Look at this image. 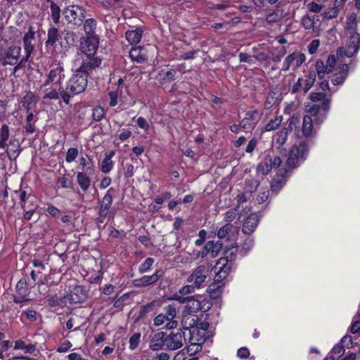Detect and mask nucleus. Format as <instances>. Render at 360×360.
<instances>
[{
  "mask_svg": "<svg viewBox=\"0 0 360 360\" xmlns=\"http://www.w3.org/2000/svg\"><path fill=\"white\" fill-rule=\"evenodd\" d=\"M302 23L306 30H312L313 32H316L319 27L318 22L315 21V15L312 17L309 15L303 16Z\"/></svg>",
  "mask_w": 360,
  "mask_h": 360,
  "instance_id": "33",
  "label": "nucleus"
},
{
  "mask_svg": "<svg viewBox=\"0 0 360 360\" xmlns=\"http://www.w3.org/2000/svg\"><path fill=\"white\" fill-rule=\"evenodd\" d=\"M25 212L23 215V219L26 221H29L32 219L33 214L35 213L37 207H26L22 208Z\"/></svg>",
  "mask_w": 360,
  "mask_h": 360,
  "instance_id": "64",
  "label": "nucleus"
},
{
  "mask_svg": "<svg viewBox=\"0 0 360 360\" xmlns=\"http://www.w3.org/2000/svg\"><path fill=\"white\" fill-rule=\"evenodd\" d=\"M141 335L140 333H134L129 340V349L131 351L135 350L139 345L141 342Z\"/></svg>",
  "mask_w": 360,
  "mask_h": 360,
  "instance_id": "48",
  "label": "nucleus"
},
{
  "mask_svg": "<svg viewBox=\"0 0 360 360\" xmlns=\"http://www.w3.org/2000/svg\"><path fill=\"white\" fill-rule=\"evenodd\" d=\"M22 314H25L27 319L32 322L37 320V312L33 309H27L23 311Z\"/></svg>",
  "mask_w": 360,
  "mask_h": 360,
  "instance_id": "60",
  "label": "nucleus"
},
{
  "mask_svg": "<svg viewBox=\"0 0 360 360\" xmlns=\"http://www.w3.org/2000/svg\"><path fill=\"white\" fill-rule=\"evenodd\" d=\"M164 271L162 269L156 270L152 275H145L142 277L132 281V285L135 288H145L153 285L158 282L163 276Z\"/></svg>",
  "mask_w": 360,
  "mask_h": 360,
  "instance_id": "14",
  "label": "nucleus"
},
{
  "mask_svg": "<svg viewBox=\"0 0 360 360\" xmlns=\"http://www.w3.org/2000/svg\"><path fill=\"white\" fill-rule=\"evenodd\" d=\"M258 186V182L257 181H255V185H251V187L250 189H248L246 187V191L240 193L236 196V200L238 205L243 204L248 200V196L247 195L249 194L250 195V193L255 191L257 190V188Z\"/></svg>",
  "mask_w": 360,
  "mask_h": 360,
  "instance_id": "37",
  "label": "nucleus"
},
{
  "mask_svg": "<svg viewBox=\"0 0 360 360\" xmlns=\"http://www.w3.org/2000/svg\"><path fill=\"white\" fill-rule=\"evenodd\" d=\"M208 267L204 264L198 266L188 278V281L193 282L197 289L202 288L207 278Z\"/></svg>",
  "mask_w": 360,
  "mask_h": 360,
  "instance_id": "15",
  "label": "nucleus"
},
{
  "mask_svg": "<svg viewBox=\"0 0 360 360\" xmlns=\"http://www.w3.org/2000/svg\"><path fill=\"white\" fill-rule=\"evenodd\" d=\"M176 75V70L174 69L162 70L158 74L156 79L161 84L169 83L175 79Z\"/></svg>",
  "mask_w": 360,
  "mask_h": 360,
  "instance_id": "29",
  "label": "nucleus"
},
{
  "mask_svg": "<svg viewBox=\"0 0 360 360\" xmlns=\"http://www.w3.org/2000/svg\"><path fill=\"white\" fill-rule=\"evenodd\" d=\"M310 99L314 102L322 101V103L325 100H330V98H326V94L324 92H312L309 96Z\"/></svg>",
  "mask_w": 360,
  "mask_h": 360,
  "instance_id": "55",
  "label": "nucleus"
},
{
  "mask_svg": "<svg viewBox=\"0 0 360 360\" xmlns=\"http://www.w3.org/2000/svg\"><path fill=\"white\" fill-rule=\"evenodd\" d=\"M15 195L18 197L19 205L21 208L27 207H38V204L36 200L35 196L32 193V191L27 192L26 190L20 189L15 191Z\"/></svg>",
  "mask_w": 360,
  "mask_h": 360,
  "instance_id": "16",
  "label": "nucleus"
},
{
  "mask_svg": "<svg viewBox=\"0 0 360 360\" xmlns=\"http://www.w3.org/2000/svg\"><path fill=\"white\" fill-rule=\"evenodd\" d=\"M236 245L231 248H226L224 250V256L217 262L215 269L217 271L214 277L216 283H221L228 276L236 258Z\"/></svg>",
  "mask_w": 360,
  "mask_h": 360,
  "instance_id": "7",
  "label": "nucleus"
},
{
  "mask_svg": "<svg viewBox=\"0 0 360 360\" xmlns=\"http://www.w3.org/2000/svg\"><path fill=\"white\" fill-rule=\"evenodd\" d=\"M105 115L104 109L101 106H96L94 108L92 112V119L94 121H101Z\"/></svg>",
  "mask_w": 360,
  "mask_h": 360,
  "instance_id": "52",
  "label": "nucleus"
},
{
  "mask_svg": "<svg viewBox=\"0 0 360 360\" xmlns=\"http://www.w3.org/2000/svg\"><path fill=\"white\" fill-rule=\"evenodd\" d=\"M165 313L159 314L153 320V325L156 327L162 326L165 321L167 323L165 326L166 329H174L178 326V321L174 319L176 316L177 311L174 305H167L164 308Z\"/></svg>",
  "mask_w": 360,
  "mask_h": 360,
  "instance_id": "10",
  "label": "nucleus"
},
{
  "mask_svg": "<svg viewBox=\"0 0 360 360\" xmlns=\"http://www.w3.org/2000/svg\"><path fill=\"white\" fill-rule=\"evenodd\" d=\"M348 40L344 48L345 56L347 58L353 57L360 49V37L359 35H352V37H347ZM339 49L338 53H342V50Z\"/></svg>",
  "mask_w": 360,
  "mask_h": 360,
  "instance_id": "17",
  "label": "nucleus"
},
{
  "mask_svg": "<svg viewBox=\"0 0 360 360\" xmlns=\"http://www.w3.org/2000/svg\"><path fill=\"white\" fill-rule=\"evenodd\" d=\"M254 240L250 238H246L241 245L240 251H243V256H245L252 248Z\"/></svg>",
  "mask_w": 360,
  "mask_h": 360,
  "instance_id": "51",
  "label": "nucleus"
},
{
  "mask_svg": "<svg viewBox=\"0 0 360 360\" xmlns=\"http://www.w3.org/2000/svg\"><path fill=\"white\" fill-rule=\"evenodd\" d=\"M129 54V57L133 60H136L139 63L141 62L144 59L143 56L141 54L140 46L131 48Z\"/></svg>",
  "mask_w": 360,
  "mask_h": 360,
  "instance_id": "50",
  "label": "nucleus"
},
{
  "mask_svg": "<svg viewBox=\"0 0 360 360\" xmlns=\"http://www.w3.org/2000/svg\"><path fill=\"white\" fill-rule=\"evenodd\" d=\"M113 167L112 159H103L101 163V171L103 173H108Z\"/></svg>",
  "mask_w": 360,
  "mask_h": 360,
  "instance_id": "58",
  "label": "nucleus"
},
{
  "mask_svg": "<svg viewBox=\"0 0 360 360\" xmlns=\"http://www.w3.org/2000/svg\"><path fill=\"white\" fill-rule=\"evenodd\" d=\"M72 347V344L69 340H65L57 348L56 351L59 353H65Z\"/></svg>",
  "mask_w": 360,
  "mask_h": 360,
  "instance_id": "62",
  "label": "nucleus"
},
{
  "mask_svg": "<svg viewBox=\"0 0 360 360\" xmlns=\"http://www.w3.org/2000/svg\"><path fill=\"white\" fill-rule=\"evenodd\" d=\"M9 137V128L7 124H2L0 128V149L5 150L6 141Z\"/></svg>",
  "mask_w": 360,
  "mask_h": 360,
  "instance_id": "39",
  "label": "nucleus"
},
{
  "mask_svg": "<svg viewBox=\"0 0 360 360\" xmlns=\"http://www.w3.org/2000/svg\"><path fill=\"white\" fill-rule=\"evenodd\" d=\"M282 122V117H276L275 119L271 120L265 126L266 131H272L276 129Z\"/></svg>",
  "mask_w": 360,
  "mask_h": 360,
  "instance_id": "49",
  "label": "nucleus"
},
{
  "mask_svg": "<svg viewBox=\"0 0 360 360\" xmlns=\"http://www.w3.org/2000/svg\"><path fill=\"white\" fill-rule=\"evenodd\" d=\"M309 146L305 143L294 146L290 150V158H304L308 155Z\"/></svg>",
  "mask_w": 360,
  "mask_h": 360,
  "instance_id": "32",
  "label": "nucleus"
},
{
  "mask_svg": "<svg viewBox=\"0 0 360 360\" xmlns=\"http://www.w3.org/2000/svg\"><path fill=\"white\" fill-rule=\"evenodd\" d=\"M253 57L255 60H257L261 63H266V66L269 64V56L267 53L263 51L255 53L253 55Z\"/></svg>",
  "mask_w": 360,
  "mask_h": 360,
  "instance_id": "54",
  "label": "nucleus"
},
{
  "mask_svg": "<svg viewBox=\"0 0 360 360\" xmlns=\"http://www.w3.org/2000/svg\"><path fill=\"white\" fill-rule=\"evenodd\" d=\"M51 16L54 23L58 24L60 18V9L59 6L53 2L50 3Z\"/></svg>",
  "mask_w": 360,
  "mask_h": 360,
  "instance_id": "46",
  "label": "nucleus"
},
{
  "mask_svg": "<svg viewBox=\"0 0 360 360\" xmlns=\"http://www.w3.org/2000/svg\"><path fill=\"white\" fill-rule=\"evenodd\" d=\"M46 212L50 216L56 219L59 217L60 213V210L51 203L47 204Z\"/></svg>",
  "mask_w": 360,
  "mask_h": 360,
  "instance_id": "56",
  "label": "nucleus"
},
{
  "mask_svg": "<svg viewBox=\"0 0 360 360\" xmlns=\"http://www.w3.org/2000/svg\"><path fill=\"white\" fill-rule=\"evenodd\" d=\"M77 182L83 192H86L91 186L90 177L84 172L76 174Z\"/></svg>",
  "mask_w": 360,
  "mask_h": 360,
  "instance_id": "30",
  "label": "nucleus"
},
{
  "mask_svg": "<svg viewBox=\"0 0 360 360\" xmlns=\"http://www.w3.org/2000/svg\"><path fill=\"white\" fill-rule=\"evenodd\" d=\"M47 40L45 42L46 47H53L54 46L56 42L59 39L60 35L58 34V30L56 27H51L48 30L47 33Z\"/></svg>",
  "mask_w": 360,
  "mask_h": 360,
  "instance_id": "34",
  "label": "nucleus"
},
{
  "mask_svg": "<svg viewBox=\"0 0 360 360\" xmlns=\"http://www.w3.org/2000/svg\"><path fill=\"white\" fill-rule=\"evenodd\" d=\"M349 66L343 64L339 68L338 72L333 75L331 82L334 85L342 84L347 77Z\"/></svg>",
  "mask_w": 360,
  "mask_h": 360,
  "instance_id": "27",
  "label": "nucleus"
},
{
  "mask_svg": "<svg viewBox=\"0 0 360 360\" xmlns=\"http://www.w3.org/2000/svg\"><path fill=\"white\" fill-rule=\"evenodd\" d=\"M21 47L17 45L10 46L3 49L0 53V63L3 66L12 65L14 66L13 72H16L18 70L24 68L26 63H23L21 66L20 58Z\"/></svg>",
  "mask_w": 360,
  "mask_h": 360,
  "instance_id": "8",
  "label": "nucleus"
},
{
  "mask_svg": "<svg viewBox=\"0 0 360 360\" xmlns=\"http://www.w3.org/2000/svg\"><path fill=\"white\" fill-rule=\"evenodd\" d=\"M38 98L32 91H27L20 100L21 106L28 112L34 109L38 102Z\"/></svg>",
  "mask_w": 360,
  "mask_h": 360,
  "instance_id": "22",
  "label": "nucleus"
},
{
  "mask_svg": "<svg viewBox=\"0 0 360 360\" xmlns=\"http://www.w3.org/2000/svg\"><path fill=\"white\" fill-rule=\"evenodd\" d=\"M208 245L210 247V255L212 257H215L218 255L219 252L223 249V243L221 240L214 241L209 240Z\"/></svg>",
  "mask_w": 360,
  "mask_h": 360,
  "instance_id": "42",
  "label": "nucleus"
},
{
  "mask_svg": "<svg viewBox=\"0 0 360 360\" xmlns=\"http://www.w3.org/2000/svg\"><path fill=\"white\" fill-rule=\"evenodd\" d=\"M233 226L231 223H226L224 226L219 229L217 236L219 239L229 240V233L232 231Z\"/></svg>",
  "mask_w": 360,
  "mask_h": 360,
  "instance_id": "38",
  "label": "nucleus"
},
{
  "mask_svg": "<svg viewBox=\"0 0 360 360\" xmlns=\"http://www.w3.org/2000/svg\"><path fill=\"white\" fill-rule=\"evenodd\" d=\"M344 1L345 0H335L328 8L326 7L321 13L323 18L331 19L335 18L339 13L338 7L342 5Z\"/></svg>",
  "mask_w": 360,
  "mask_h": 360,
  "instance_id": "26",
  "label": "nucleus"
},
{
  "mask_svg": "<svg viewBox=\"0 0 360 360\" xmlns=\"http://www.w3.org/2000/svg\"><path fill=\"white\" fill-rule=\"evenodd\" d=\"M288 129L284 128L281 130L276 135V142L281 145H283L286 141Z\"/></svg>",
  "mask_w": 360,
  "mask_h": 360,
  "instance_id": "57",
  "label": "nucleus"
},
{
  "mask_svg": "<svg viewBox=\"0 0 360 360\" xmlns=\"http://www.w3.org/2000/svg\"><path fill=\"white\" fill-rule=\"evenodd\" d=\"M115 191L114 188L110 187L106 191L99 205L98 211H101V216L108 217V220L114 218V214L111 212V207Z\"/></svg>",
  "mask_w": 360,
  "mask_h": 360,
  "instance_id": "13",
  "label": "nucleus"
},
{
  "mask_svg": "<svg viewBox=\"0 0 360 360\" xmlns=\"http://www.w3.org/2000/svg\"><path fill=\"white\" fill-rule=\"evenodd\" d=\"M117 296L114 297V303L113 307L115 308H122V307L124 305V302L126 300H127L129 297V293L127 292L123 294L120 297L117 298Z\"/></svg>",
  "mask_w": 360,
  "mask_h": 360,
  "instance_id": "53",
  "label": "nucleus"
},
{
  "mask_svg": "<svg viewBox=\"0 0 360 360\" xmlns=\"http://www.w3.org/2000/svg\"><path fill=\"white\" fill-rule=\"evenodd\" d=\"M157 303H158L157 301L153 300L147 304L141 306L139 311L138 313V315L136 318V321H142V320L148 318V316H151L153 314H155V307Z\"/></svg>",
  "mask_w": 360,
  "mask_h": 360,
  "instance_id": "23",
  "label": "nucleus"
},
{
  "mask_svg": "<svg viewBox=\"0 0 360 360\" xmlns=\"http://www.w3.org/2000/svg\"><path fill=\"white\" fill-rule=\"evenodd\" d=\"M149 348L153 351L166 349V333H155L150 338Z\"/></svg>",
  "mask_w": 360,
  "mask_h": 360,
  "instance_id": "19",
  "label": "nucleus"
},
{
  "mask_svg": "<svg viewBox=\"0 0 360 360\" xmlns=\"http://www.w3.org/2000/svg\"><path fill=\"white\" fill-rule=\"evenodd\" d=\"M345 352V347L342 345L337 344L332 348L329 356L334 360H338Z\"/></svg>",
  "mask_w": 360,
  "mask_h": 360,
  "instance_id": "43",
  "label": "nucleus"
},
{
  "mask_svg": "<svg viewBox=\"0 0 360 360\" xmlns=\"http://www.w3.org/2000/svg\"><path fill=\"white\" fill-rule=\"evenodd\" d=\"M259 224V218L257 214L252 213L250 215L248 216V217L245 219L242 231L245 235H250L252 233L256 228L257 227Z\"/></svg>",
  "mask_w": 360,
  "mask_h": 360,
  "instance_id": "21",
  "label": "nucleus"
},
{
  "mask_svg": "<svg viewBox=\"0 0 360 360\" xmlns=\"http://www.w3.org/2000/svg\"><path fill=\"white\" fill-rule=\"evenodd\" d=\"M327 4L325 2L312 1L307 4L308 10L313 13L323 12Z\"/></svg>",
  "mask_w": 360,
  "mask_h": 360,
  "instance_id": "47",
  "label": "nucleus"
},
{
  "mask_svg": "<svg viewBox=\"0 0 360 360\" xmlns=\"http://www.w3.org/2000/svg\"><path fill=\"white\" fill-rule=\"evenodd\" d=\"M65 297H67V301L70 304H75L82 303L86 298V294L82 286L76 285Z\"/></svg>",
  "mask_w": 360,
  "mask_h": 360,
  "instance_id": "20",
  "label": "nucleus"
},
{
  "mask_svg": "<svg viewBox=\"0 0 360 360\" xmlns=\"http://www.w3.org/2000/svg\"><path fill=\"white\" fill-rule=\"evenodd\" d=\"M306 60L305 55L300 51H294L286 56L282 63L281 71L287 72L290 68L293 71L297 70Z\"/></svg>",
  "mask_w": 360,
  "mask_h": 360,
  "instance_id": "12",
  "label": "nucleus"
},
{
  "mask_svg": "<svg viewBox=\"0 0 360 360\" xmlns=\"http://www.w3.org/2000/svg\"><path fill=\"white\" fill-rule=\"evenodd\" d=\"M103 277V272L98 271L96 275H92L89 278V282L91 284H100Z\"/></svg>",
  "mask_w": 360,
  "mask_h": 360,
  "instance_id": "59",
  "label": "nucleus"
},
{
  "mask_svg": "<svg viewBox=\"0 0 360 360\" xmlns=\"http://www.w3.org/2000/svg\"><path fill=\"white\" fill-rule=\"evenodd\" d=\"M46 297L47 305L50 308L59 307L63 308L67 304V297L65 296H58L57 294L48 295Z\"/></svg>",
  "mask_w": 360,
  "mask_h": 360,
  "instance_id": "28",
  "label": "nucleus"
},
{
  "mask_svg": "<svg viewBox=\"0 0 360 360\" xmlns=\"http://www.w3.org/2000/svg\"><path fill=\"white\" fill-rule=\"evenodd\" d=\"M182 321V328L179 329L176 333L172 331L169 334L166 333V349L174 351L181 348L186 340V332L189 335L190 341L193 339L192 333L197 330L196 321L192 318L191 321L187 324V321Z\"/></svg>",
  "mask_w": 360,
  "mask_h": 360,
  "instance_id": "6",
  "label": "nucleus"
},
{
  "mask_svg": "<svg viewBox=\"0 0 360 360\" xmlns=\"http://www.w3.org/2000/svg\"><path fill=\"white\" fill-rule=\"evenodd\" d=\"M64 19L69 27L72 29L79 28L86 18V9L78 5H69L62 12Z\"/></svg>",
  "mask_w": 360,
  "mask_h": 360,
  "instance_id": "9",
  "label": "nucleus"
},
{
  "mask_svg": "<svg viewBox=\"0 0 360 360\" xmlns=\"http://www.w3.org/2000/svg\"><path fill=\"white\" fill-rule=\"evenodd\" d=\"M5 151L8 158H17L20 154V145L16 141H11L8 145L6 144Z\"/></svg>",
  "mask_w": 360,
  "mask_h": 360,
  "instance_id": "35",
  "label": "nucleus"
},
{
  "mask_svg": "<svg viewBox=\"0 0 360 360\" xmlns=\"http://www.w3.org/2000/svg\"><path fill=\"white\" fill-rule=\"evenodd\" d=\"M259 112L257 110H250L246 112L245 117L240 122L241 128L246 132L252 131L258 121Z\"/></svg>",
  "mask_w": 360,
  "mask_h": 360,
  "instance_id": "18",
  "label": "nucleus"
},
{
  "mask_svg": "<svg viewBox=\"0 0 360 360\" xmlns=\"http://www.w3.org/2000/svg\"><path fill=\"white\" fill-rule=\"evenodd\" d=\"M316 81V73L310 72L304 79H302V90L304 93H307L314 85Z\"/></svg>",
  "mask_w": 360,
  "mask_h": 360,
  "instance_id": "40",
  "label": "nucleus"
},
{
  "mask_svg": "<svg viewBox=\"0 0 360 360\" xmlns=\"http://www.w3.org/2000/svg\"><path fill=\"white\" fill-rule=\"evenodd\" d=\"M15 290L18 295H27L28 288L26 278H22L18 281L15 285Z\"/></svg>",
  "mask_w": 360,
  "mask_h": 360,
  "instance_id": "44",
  "label": "nucleus"
},
{
  "mask_svg": "<svg viewBox=\"0 0 360 360\" xmlns=\"http://www.w3.org/2000/svg\"><path fill=\"white\" fill-rule=\"evenodd\" d=\"M154 262L155 259L153 257H147L145 261L139 265V272L141 274L149 272L152 269Z\"/></svg>",
  "mask_w": 360,
  "mask_h": 360,
  "instance_id": "45",
  "label": "nucleus"
},
{
  "mask_svg": "<svg viewBox=\"0 0 360 360\" xmlns=\"http://www.w3.org/2000/svg\"><path fill=\"white\" fill-rule=\"evenodd\" d=\"M99 42V37H81L75 63L82 65V69L94 70L101 65V58L96 56Z\"/></svg>",
  "mask_w": 360,
  "mask_h": 360,
  "instance_id": "2",
  "label": "nucleus"
},
{
  "mask_svg": "<svg viewBox=\"0 0 360 360\" xmlns=\"http://www.w3.org/2000/svg\"><path fill=\"white\" fill-rule=\"evenodd\" d=\"M357 15L356 13H351L346 20L345 23V36L352 37V35H359L356 32Z\"/></svg>",
  "mask_w": 360,
  "mask_h": 360,
  "instance_id": "25",
  "label": "nucleus"
},
{
  "mask_svg": "<svg viewBox=\"0 0 360 360\" xmlns=\"http://www.w3.org/2000/svg\"><path fill=\"white\" fill-rule=\"evenodd\" d=\"M239 61L240 63H247L248 64H252L253 63V56H250L248 53L240 52L238 54Z\"/></svg>",
  "mask_w": 360,
  "mask_h": 360,
  "instance_id": "63",
  "label": "nucleus"
},
{
  "mask_svg": "<svg viewBox=\"0 0 360 360\" xmlns=\"http://www.w3.org/2000/svg\"><path fill=\"white\" fill-rule=\"evenodd\" d=\"M143 35V30L141 28H136L135 30H129L125 33L127 40L131 44H137L140 42Z\"/></svg>",
  "mask_w": 360,
  "mask_h": 360,
  "instance_id": "31",
  "label": "nucleus"
},
{
  "mask_svg": "<svg viewBox=\"0 0 360 360\" xmlns=\"http://www.w3.org/2000/svg\"><path fill=\"white\" fill-rule=\"evenodd\" d=\"M82 25L85 34L84 37H99L96 34L97 22L94 18L86 17Z\"/></svg>",
  "mask_w": 360,
  "mask_h": 360,
  "instance_id": "24",
  "label": "nucleus"
},
{
  "mask_svg": "<svg viewBox=\"0 0 360 360\" xmlns=\"http://www.w3.org/2000/svg\"><path fill=\"white\" fill-rule=\"evenodd\" d=\"M35 35L36 33L33 27L30 26L22 37V44L25 55L22 57L20 66H21L23 63H27L31 57L37 41Z\"/></svg>",
  "mask_w": 360,
  "mask_h": 360,
  "instance_id": "11",
  "label": "nucleus"
},
{
  "mask_svg": "<svg viewBox=\"0 0 360 360\" xmlns=\"http://www.w3.org/2000/svg\"><path fill=\"white\" fill-rule=\"evenodd\" d=\"M315 69H316V75H317L318 77L321 79L323 78L326 75L330 72V70L327 68V66L325 65V63L321 60H319L316 61L315 65Z\"/></svg>",
  "mask_w": 360,
  "mask_h": 360,
  "instance_id": "41",
  "label": "nucleus"
},
{
  "mask_svg": "<svg viewBox=\"0 0 360 360\" xmlns=\"http://www.w3.org/2000/svg\"><path fill=\"white\" fill-rule=\"evenodd\" d=\"M308 115L303 117L302 133L304 137H312L317 127H319L326 120L327 113L330 108V101L325 100L321 105L313 104L308 106Z\"/></svg>",
  "mask_w": 360,
  "mask_h": 360,
  "instance_id": "3",
  "label": "nucleus"
},
{
  "mask_svg": "<svg viewBox=\"0 0 360 360\" xmlns=\"http://www.w3.org/2000/svg\"><path fill=\"white\" fill-rule=\"evenodd\" d=\"M262 161L257 167V174L267 175L269 172L275 168L276 174L271 181V190L277 194L285 184L288 179V173L297 167L299 159H286L285 165H281L282 159H269V162Z\"/></svg>",
  "mask_w": 360,
  "mask_h": 360,
  "instance_id": "1",
  "label": "nucleus"
},
{
  "mask_svg": "<svg viewBox=\"0 0 360 360\" xmlns=\"http://www.w3.org/2000/svg\"><path fill=\"white\" fill-rule=\"evenodd\" d=\"M65 77V70L62 63L51 64L43 84V86H49L44 89L43 99H58L63 88V83Z\"/></svg>",
  "mask_w": 360,
  "mask_h": 360,
  "instance_id": "4",
  "label": "nucleus"
},
{
  "mask_svg": "<svg viewBox=\"0 0 360 360\" xmlns=\"http://www.w3.org/2000/svg\"><path fill=\"white\" fill-rule=\"evenodd\" d=\"M72 75L66 83L65 88H63L60 98L65 104H69L70 98L84 91L87 86L88 75L93 70H83L82 65Z\"/></svg>",
  "mask_w": 360,
  "mask_h": 360,
  "instance_id": "5",
  "label": "nucleus"
},
{
  "mask_svg": "<svg viewBox=\"0 0 360 360\" xmlns=\"http://www.w3.org/2000/svg\"><path fill=\"white\" fill-rule=\"evenodd\" d=\"M186 307L189 313H196L202 309V303L199 300L194 299L193 297H187Z\"/></svg>",
  "mask_w": 360,
  "mask_h": 360,
  "instance_id": "36",
  "label": "nucleus"
},
{
  "mask_svg": "<svg viewBox=\"0 0 360 360\" xmlns=\"http://www.w3.org/2000/svg\"><path fill=\"white\" fill-rule=\"evenodd\" d=\"M319 46H320V41L319 39L312 40L307 46L309 53L311 55L316 53Z\"/></svg>",
  "mask_w": 360,
  "mask_h": 360,
  "instance_id": "61",
  "label": "nucleus"
}]
</instances>
